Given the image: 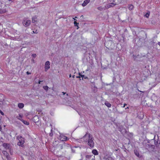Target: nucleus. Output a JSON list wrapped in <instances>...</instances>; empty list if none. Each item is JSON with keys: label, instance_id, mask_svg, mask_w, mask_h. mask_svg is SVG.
Segmentation results:
<instances>
[{"label": "nucleus", "instance_id": "nucleus-1", "mask_svg": "<svg viewBox=\"0 0 160 160\" xmlns=\"http://www.w3.org/2000/svg\"><path fill=\"white\" fill-rule=\"evenodd\" d=\"M116 127L118 130L121 132L123 136H125L128 131L124 128L123 126L117 125Z\"/></svg>", "mask_w": 160, "mask_h": 160}, {"label": "nucleus", "instance_id": "nucleus-2", "mask_svg": "<svg viewBox=\"0 0 160 160\" xmlns=\"http://www.w3.org/2000/svg\"><path fill=\"white\" fill-rule=\"evenodd\" d=\"M94 138L92 135L89 134L88 145L91 148H93L94 146V143L93 142Z\"/></svg>", "mask_w": 160, "mask_h": 160}, {"label": "nucleus", "instance_id": "nucleus-3", "mask_svg": "<svg viewBox=\"0 0 160 160\" xmlns=\"http://www.w3.org/2000/svg\"><path fill=\"white\" fill-rule=\"evenodd\" d=\"M145 147L148 150L151 151H153L154 150L155 146L154 145H152L151 144H146Z\"/></svg>", "mask_w": 160, "mask_h": 160}, {"label": "nucleus", "instance_id": "nucleus-4", "mask_svg": "<svg viewBox=\"0 0 160 160\" xmlns=\"http://www.w3.org/2000/svg\"><path fill=\"white\" fill-rule=\"evenodd\" d=\"M31 23V20H28V19L26 18H24L23 20V24L25 27L29 26L30 25Z\"/></svg>", "mask_w": 160, "mask_h": 160}, {"label": "nucleus", "instance_id": "nucleus-5", "mask_svg": "<svg viewBox=\"0 0 160 160\" xmlns=\"http://www.w3.org/2000/svg\"><path fill=\"white\" fill-rule=\"evenodd\" d=\"M68 145L65 142H63L62 144H60L57 145V147L59 150L62 149H66L68 147Z\"/></svg>", "mask_w": 160, "mask_h": 160}, {"label": "nucleus", "instance_id": "nucleus-6", "mask_svg": "<svg viewBox=\"0 0 160 160\" xmlns=\"http://www.w3.org/2000/svg\"><path fill=\"white\" fill-rule=\"evenodd\" d=\"M50 62L49 61H47L46 62L44 67V70L45 72H47L50 68Z\"/></svg>", "mask_w": 160, "mask_h": 160}, {"label": "nucleus", "instance_id": "nucleus-7", "mask_svg": "<svg viewBox=\"0 0 160 160\" xmlns=\"http://www.w3.org/2000/svg\"><path fill=\"white\" fill-rule=\"evenodd\" d=\"M2 146L6 149H9L11 150V147L10 146V144L4 143L2 145Z\"/></svg>", "mask_w": 160, "mask_h": 160}, {"label": "nucleus", "instance_id": "nucleus-8", "mask_svg": "<svg viewBox=\"0 0 160 160\" xmlns=\"http://www.w3.org/2000/svg\"><path fill=\"white\" fill-rule=\"evenodd\" d=\"M137 117L140 119H142L144 117V114L143 112H138V113H137Z\"/></svg>", "mask_w": 160, "mask_h": 160}, {"label": "nucleus", "instance_id": "nucleus-9", "mask_svg": "<svg viewBox=\"0 0 160 160\" xmlns=\"http://www.w3.org/2000/svg\"><path fill=\"white\" fill-rule=\"evenodd\" d=\"M118 4V3L117 2L115 3H109L106 6V9H108L109 8H111V7H113L114 6H115L116 5Z\"/></svg>", "mask_w": 160, "mask_h": 160}, {"label": "nucleus", "instance_id": "nucleus-10", "mask_svg": "<svg viewBox=\"0 0 160 160\" xmlns=\"http://www.w3.org/2000/svg\"><path fill=\"white\" fill-rule=\"evenodd\" d=\"M24 142V138H22V139L19 140V142L18 143V145L22 147Z\"/></svg>", "mask_w": 160, "mask_h": 160}, {"label": "nucleus", "instance_id": "nucleus-11", "mask_svg": "<svg viewBox=\"0 0 160 160\" xmlns=\"http://www.w3.org/2000/svg\"><path fill=\"white\" fill-rule=\"evenodd\" d=\"M134 154H135V155L137 156L139 158H140L141 157L142 155L139 154V151L138 150H137L136 149L134 150Z\"/></svg>", "mask_w": 160, "mask_h": 160}, {"label": "nucleus", "instance_id": "nucleus-12", "mask_svg": "<svg viewBox=\"0 0 160 160\" xmlns=\"http://www.w3.org/2000/svg\"><path fill=\"white\" fill-rule=\"evenodd\" d=\"M125 137L132 138L133 137V134L132 133L129 132L128 131L127 132V134L126 135Z\"/></svg>", "mask_w": 160, "mask_h": 160}, {"label": "nucleus", "instance_id": "nucleus-13", "mask_svg": "<svg viewBox=\"0 0 160 160\" xmlns=\"http://www.w3.org/2000/svg\"><path fill=\"white\" fill-rule=\"evenodd\" d=\"M90 1V0H85L82 4V6L83 7L85 6Z\"/></svg>", "mask_w": 160, "mask_h": 160}, {"label": "nucleus", "instance_id": "nucleus-14", "mask_svg": "<svg viewBox=\"0 0 160 160\" xmlns=\"http://www.w3.org/2000/svg\"><path fill=\"white\" fill-rule=\"evenodd\" d=\"M97 9L98 10H99V11H104V10H105L106 9H107L106 6L103 7H102L101 6L98 7L97 8Z\"/></svg>", "mask_w": 160, "mask_h": 160}, {"label": "nucleus", "instance_id": "nucleus-15", "mask_svg": "<svg viewBox=\"0 0 160 160\" xmlns=\"http://www.w3.org/2000/svg\"><path fill=\"white\" fill-rule=\"evenodd\" d=\"M19 120L25 124L26 125H28L29 124L28 122L26 121H25L22 119H19Z\"/></svg>", "mask_w": 160, "mask_h": 160}, {"label": "nucleus", "instance_id": "nucleus-16", "mask_svg": "<svg viewBox=\"0 0 160 160\" xmlns=\"http://www.w3.org/2000/svg\"><path fill=\"white\" fill-rule=\"evenodd\" d=\"M92 153L94 155H98V153L97 150L96 149H93L92 151Z\"/></svg>", "mask_w": 160, "mask_h": 160}, {"label": "nucleus", "instance_id": "nucleus-17", "mask_svg": "<svg viewBox=\"0 0 160 160\" xmlns=\"http://www.w3.org/2000/svg\"><path fill=\"white\" fill-rule=\"evenodd\" d=\"M18 106L19 108L22 109L23 108L24 104L22 103H19L18 105Z\"/></svg>", "mask_w": 160, "mask_h": 160}, {"label": "nucleus", "instance_id": "nucleus-18", "mask_svg": "<svg viewBox=\"0 0 160 160\" xmlns=\"http://www.w3.org/2000/svg\"><path fill=\"white\" fill-rule=\"evenodd\" d=\"M104 104L108 108H110L111 106V104L108 101H106Z\"/></svg>", "mask_w": 160, "mask_h": 160}, {"label": "nucleus", "instance_id": "nucleus-19", "mask_svg": "<svg viewBox=\"0 0 160 160\" xmlns=\"http://www.w3.org/2000/svg\"><path fill=\"white\" fill-rule=\"evenodd\" d=\"M134 8V6L132 4H129L128 5V8L130 10H132Z\"/></svg>", "mask_w": 160, "mask_h": 160}, {"label": "nucleus", "instance_id": "nucleus-20", "mask_svg": "<svg viewBox=\"0 0 160 160\" xmlns=\"http://www.w3.org/2000/svg\"><path fill=\"white\" fill-rule=\"evenodd\" d=\"M61 138H62V141H65L68 139V138L65 136H63Z\"/></svg>", "mask_w": 160, "mask_h": 160}, {"label": "nucleus", "instance_id": "nucleus-21", "mask_svg": "<svg viewBox=\"0 0 160 160\" xmlns=\"http://www.w3.org/2000/svg\"><path fill=\"white\" fill-rule=\"evenodd\" d=\"M118 2L117 3H123L124 2L126 1V0H118Z\"/></svg>", "mask_w": 160, "mask_h": 160}, {"label": "nucleus", "instance_id": "nucleus-22", "mask_svg": "<svg viewBox=\"0 0 160 160\" xmlns=\"http://www.w3.org/2000/svg\"><path fill=\"white\" fill-rule=\"evenodd\" d=\"M6 11L5 9H2L0 8V13H3L6 12Z\"/></svg>", "mask_w": 160, "mask_h": 160}, {"label": "nucleus", "instance_id": "nucleus-23", "mask_svg": "<svg viewBox=\"0 0 160 160\" xmlns=\"http://www.w3.org/2000/svg\"><path fill=\"white\" fill-rule=\"evenodd\" d=\"M106 160H114V159L111 157H109L108 158H105Z\"/></svg>", "mask_w": 160, "mask_h": 160}, {"label": "nucleus", "instance_id": "nucleus-24", "mask_svg": "<svg viewBox=\"0 0 160 160\" xmlns=\"http://www.w3.org/2000/svg\"><path fill=\"white\" fill-rule=\"evenodd\" d=\"M150 13V12H148L145 14V15H144V16L147 18H148L149 16Z\"/></svg>", "mask_w": 160, "mask_h": 160}, {"label": "nucleus", "instance_id": "nucleus-25", "mask_svg": "<svg viewBox=\"0 0 160 160\" xmlns=\"http://www.w3.org/2000/svg\"><path fill=\"white\" fill-rule=\"evenodd\" d=\"M43 88L46 92L48 91L49 88L47 86H43Z\"/></svg>", "mask_w": 160, "mask_h": 160}, {"label": "nucleus", "instance_id": "nucleus-26", "mask_svg": "<svg viewBox=\"0 0 160 160\" xmlns=\"http://www.w3.org/2000/svg\"><path fill=\"white\" fill-rule=\"evenodd\" d=\"M2 153L4 155L6 156H7V155H8L9 154L7 152L5 151H2Z\"/></svg>", "mask_w": 160, "mask_h": 160}, {"label": "nucleus", "instance_id": "nucleus-27", "mask_svg": "<svg viewBox=\"0 0 160 160\" xmlns=\"http://www.w3.org/2000/svg\"><path fill=\"white\" fill-rule=\"evenodd\" d=\"M91 157L92 156L91 155H86V160H87L88 159H90L91 158Z\"/></svg>", "mask_w": 160, "mask_h": 160}, {"label": "nucleus", "instance_id": "nucleus-28", "mask_svg": "<svg viewBox=\"0 0 160 160\" xmlns=\"http://www.w3.org/2000/svg\"><path fill=\"white\" fill-rule=\"evenodd\" d=\"M149 43L152 45H154V43L155 42H154V40L153 39H151L149 42Z\"/></svg>", "mask_w": 160, "mask_h": 160}, {"label": "nucleus", "instance_id": "nucleus-29", "mask_svg": "<svg viewBox=\"0 0 160 160\" xmlns=\"http://www.w3.org/2000/svg\"><path fill=\"white\" fill-rule=\"evenodd\" d=\"M36 18L35 17H33L32 18V23H35L36 21Z\"/></svg>", "mask_w": 160, "mask_h": 160}, {"label": "nucleus", "instance_id": "nucleus-30", "mask_svg": "<svg viewBox=\"0 0 160 160\" xmlns=\"http://www.w3.org/2000/svg\"><path fill=\"white\" fill-rule=\"evenodd\" d=\"M22 138H22L21 136H18L17 137V139L19 140H20V139H22Z\"/></svg>", "mask_w": 160, "mask_h": 160}, {"label": "nucleus", "instance_id": "nucleus-31", "mask_svg": "<svg viewBox=\"0 0 160 160\" xmlns=\"http://www.w3.org/2000/svg\"><path fill=\"white\" fill-rule=\"evenodd\" d=\"M6 158L7 160H11V158L10 157L9 154H8V155H7V156H6Z\"/></svg>", "mask_w": 160, "mask_h": 160}, {"label": "nucleus", "instance_id": "nucleus-32", "mask_svg": "<svg viewBox=\"0 0 160 160\" xmlns=\"http://www.w3.org/2000/svg\"><path fill=\"white\" fill-rule=\"evenodd\" d=\"M74 23L75 26H77L78 27V25L79 24L76 21H74Z\"/></svg>", "mask_w": 160, "mask_h": 160}, {"label": "nucleus", "instance_id": "nucleus-33", "mask_svg": "<svg viewBox=\"0 0 160 160\" xmlns=\"http://www.w3.org/2000/svg\"><path fill=\"white\" fill-rule=\"evenodd\" d=\"M32 33H38V32L37 31V30H36L35 31H33L32 32Z\"/></svg>", "mask_w": 160, "mask_h": 160}, {"label": "nucleus", "instance_id": "nucleus-34", "mask_svg": "<svg viewBox=\"0 0 160 160\" xmlns=\"http://www.w3.org/2000/svg\"><path fill=\"white\" fill-rule=\"evenodd\" d=\"M19 118H18L17 117V118H18V119L19 120V119H21L22 116L20 114H19Z\"/></svg>", "mask_w": 160, "mask_h": 160}, {"label": "nucleus", "instance_id": "nucleus-35", "mask_svg": "<svg viewBox=\"0 0 160 160\" xmlns=\"http://www.w3.org/2000/svg\"><path fill=\"white\" fill-rule=\"evenodd\" d=\"M0 113L2 115H4V113L0 109Z\"/></svg>", "mask_w": 160, "mask_h": 160}, {"label": "nucleus", "instance_id": "nucleus-36", "mask_svg": "<svg viewBox=\"0 0 160 160\" xmlns=\"http://www.w3.org/2000/svg\"><path fill=\"white\" fill-rule=\"evenodd\" d=\"M133 58L134 59V60H135L136 59V58H137V56L135 55H133Z\"/></svg>", "mask_w": 160, "mask_h": 160}, {"label": "nucleus", "instance_id": "nucleus-37", "mask_svg": "<svg viewBox=\"0 0 160 160\" xmlns=\"http://www.w3.org/2000/svg\"><path fill=\"white\" fill-rule=\"evenodd\" d=\"M85 76L84 75H82L81 76V77L82 78V80H83V78H84V77H85Z\"/></svg>", "mask_w": 160, "mask_h": 160}, {"label": "nucleus", "instance_id": "nucleus-38", "mask_svg": "<svg viewBox=\"0 0 160 160\" xmlns=\"http://www.w3.org/2000/svg\"><path fill=\"white\" fill-rule=\"evenodd\" d=\"M26 73H27V75H29V74H31V73L30 72H28V71Z\"/></svg>", "mask_w": 160, "mask_h": 160}, {"label": "nucleus", "instance_id": "nucleus-39", "mask_svg": "<svg viewBox=\"0 0 160 160\" xmlns=\"http://www.w3.org/2000/svg\"><path fill=\"white\" fill-rule=\"evenodd\" d=\"M10 152V153L11 154H12V152L11 149V150H9Z\"/></svg>", "mask_w": 160, "mask_h": 160}, {"label": "nucleus", "instance_id": "nucleus-40", "mask_svg": "<svg viewBox=\"0 0 160 160\" xmlns=\"http://www.w3.org/2000/svg\"><path fill=\"white\" fill-rule=\"evenodd\" d=\"M3 101H1V102H0V105H2L3 104Z\"/></svg>", "mask_w": 160, "mask_h": 160}, {"label": "nucleus", "instance_id": "nucleus-41", "mask_svg": "<svg viewBox=\"0 0 160 160\" xmlns=\"http://www.w3.org/2000/svg\"><path fill=\"white\" fill-rule=\"evenodd\" d=\"M32 56L33 57H36V54H32Z\"/></svg>", "mask_w": 160, "mask_h": 160}, {"label": "nucleus", "instance_id": "nucleus-42", "mask_svg": "<svg viewBox=\"0 0 160 160\" xmlns=\"http://www.w3.org/2000/svg\"><path fill=\"white\" fill-rule=\"evenodd\" d=\"M4 100V99H0V102H1V101H3Z\"/></svg>", "mask_w": 160, "mask_h": 160}, {"label": "nucleus", "instance_id": "nucleus-43", "mask_svg": "<svg viewBox=\"0 0 160 160\" xmlns=\"http://www.w3.org/2000/svg\"><path fill=\"white\" fill-rule=\"evenodd\" d=\"M84 78L85 79H88V77H87V76H85V77H84Z\"/></svg>", "mask_w": 160, "mask_h": 160}, {"label": "nucleus", "instance_id": "nucleus-44", "mask_svg": "<svg viewBox=\"0 0 160 160\" xmlns=\"http://www.w3.org/2000/svg\"><path fill=\"white\" fill-rule=\"evenodd\" d=\"M42 81H41L40 80H39L38 81V83L39 84H40L41 83V82H42Z\"/></svg>", "mask_w": 160, "mask_h": 160}, {"label": "nucleus", "instance_id": "nucleus-45", "mask_svg": "<svg viewBox=\"0 0 160 160\" xmlns=\"http://www.w3.org/2000/svg\"><path fill=\"white\" fill-rule=\"evenodd\" d=\"M78 74H79V76H80V77H81V76H82V75L81 74V73L80 72Z\"/></svg>", "mask_w": 160, "mask_h": 160}, {"label": "nucleus", "instance_id": "nucleus-46", "mask_svg": "<svg viewBox=\"0 0 160 160\" xmlns=\"http://www.w3.org/2000/svg\"><path fill=\"white\" fill-rule=\"evenodd\" d=\"M2 130V127L0 125V131H1Z\"/></svg>", "mask_w": 160, "mask_h": 160}, {"label": "nucleus", "instance_id": "nucleus-47", "mask_svg": "<svg viewBox=\"0 0 160 160\" xmlns=\"http://www.w3.org/2000/svg\"><path fill=\"white\" fill-rule=\"evenodd\" d=\"M62 93L63 95H65V94H66V93L65 92H62Z\"/></svg>", "mask_w": 160, "mask_h": 160}, {"label": "nucleus", "instance_id": "nucleus-48", "mask_svg": "<svg viewBox=\"0 0 160 160\" xmlns=\"http://www.w3.org/2000/svg\"><path fill=\"white\" fill-rule=\"evenodd\" d=\"M76 78H80L81 77H80V76H77L76 77Z\"/></svg>", "mask_w": 160, "mask_h": 160}, {"label": "nucleus", "instance_id": "nucleus-49", "mask_svg": "<svg viewBox=\"0 0 160 160\" xmlns=\"http://www.w3.org/2000/svg\"><path fill=\"white\" fill-rule=\"evenodd\" d=\"M127 151H128V150L126 148H125V150H124V151L126 152Z\"/></svg>", "mask_w": 160, "mask_h": 160}, {"label": "nucleus", "instance_id": "nucleus-50", "mask_svg": "<svg viewBox=\"0 0 160 160\" xmlns=\"http://www.w3.org/2000/svg\"><path fill=\"white\" fill-rule=\"evenodd\" d=\"M52 133H50L49 135H50V136H52Z\"/></svg>", "mask_w": 160, "mask_h": 160}, {"label": "nucleus", "instance_id": "nucleus-51", "mask_svg": "<svg viewBox=\"0 0 160 160\" xmlns=\"http://www.w3.org/2000/svg\"><path fill=\"white\" fill-rule=\"evenodd\" d=\"M127 105V104H126L125 103V104H124V106H123V107H125V105Z\"/></svg>", "mask_w": 160, "mask_h": 160}, {"label": "nucleus", "instance_id": "nucleus-52", "mask_svg": "<svg viewBox=\"0 0 160 160\" xmlns=\"http://www.w3.org/2000/svg\"><path fill=\"white\" fill-rule=\"evenodd\" d=\"M127 105V104H126L125 103V104H124V106H123V107H125V105Z\"/></svg>", "mask_w": 160, "mask_h": 160}, {"label": "nucleus", "instance_id": "nucleus-53", "mask_svg": "<svg viewBox=\"0 0 160 160\" xmlns=\"http://www.w3.org/2000/svg\"><path fill=\"white\" fill-rule=\"evenodd\" d=\"M3 96V95L2 94H0V97L1 96V97H2V96Z\"/></svg>", "mask_w": 160, "mask_h": 160}, {"label": "nucleus", "instance_id": "nucleus-54", "mask_svg": "<svg viewBox=\"0 0 160 160\" xmlns=\"http://www.w3.org/2000/svg\"><path fill=\"white\" fill-rule=\"evenodd\" d=\"M127 31V29H125V30H124V31H125V32H126V31Z\"/></svg>", "mask_w": 160, "mask_h": 160}, {"label": "nucleus", "instance_id": "nucleus-55", "mask_svg": "<svg viewBox=\"0 0 160 160\" xmlns=\"http://www.w3.org/2000/svg\"><path fill=\"white\" fill-rule=\"evenodd\" d=\"M52 90H53V91L54 90V87H53L52 88Z\"/></svg>", "mask_w": 160, "mask_h": 160}, {"label": "nucleus", "instance_id": "nucleus-56", "mask_svg": "<svg viewBox=\"0 0 160 160\" xmlns=\"http://www.w3.org/2000/svg\"><path fill=\"white\" fill-rule=\"evenodd\" d=\"M73 19H74V21H77V20H76V19H75V18H73Z\"/></svg>", "mask_w": 160, "mask_h": 160}, {"label": "nucleus", "instance_id": "nucleus-57", "mask_svg": "<svg viewBox=\"0 0 160 160\" xmlns=\"http://www.w3.org/2000/svg\"><path fill=\"white\" fill-rule=\"evenodd\" d=\"M72 77L73 78H74L75 77V75H72Z\"/></svg>", "mask_w": 160, "mask_h": 160}, {"label": "nucleus", "instance_id": "nucleus-58", "mask_svg": "<svg viewBox=\"0 0 160 160\" xmlns=\"http://www.w3.org/2000/svg\"><path fill=\"white\" fill-rule=\"evenodd\" d=\"M37 117H37V116H35V117H34L33 119L34 120V119H35L34 118H37Z\"/></svg>", "mask_w": 160, "mask_h": 160}, {"label": "nucleus", "instance_id": "nucleus-59", "mask_svg": "<svg viewBox=\"0 0 160 160\" xmlns=\"http://www.w3.org/2000/svg\"><path fill=\"white\" fill-rule=\"evenodd\" d=\"M69 78H71V74H70L69 75Z\"/></svg>", "mask_w": 160, "mask_h": 160}, {"label": "nucleus", "instance_id": "nucleus-60", "mask_svg": "<svg viewBox=\"0 0 160 160\" xmlns=\"http://www.w3.org/2000/svg\"><path fill=\"white\" fill-rule=\"evenodd\" d=\"M158 44L160 46V42H158Z\"/></svg>", "mask_w": 160, "mask_h": 160}, {"label": "nucleus", "instance_id": "nucleus-61", "mask_svg": "<svg viewBox=\"0 0 160 160\" xmlns=\"http://www.w3.org/2000/svg\"><path fill=\"white\" fill-rule=\"evenodd\" d=\"M158 117H160V113L158 115Z\"/></svg>", "mask_w": 160, "mask_h": 160}, {"label": "nucleus", "instance_id": "nucleus-62", "mask_svg": "<svg viewBox=\"0 0 160 160\" xmlns=\"http://www.w3.org/2000/svg\"><path fill=\"white\" fill-rule=\"evenodd\" d=\"M138 45H139H139L140 46V45H141V44H139V43H138Z\"/></svg>", "mask_w": 160, "mask_h": 160}, {"label": "nucleus", "instance_id": "nucleus-63", "mask_svg": "<svg viewBox=\"0 0 160 160\" xmlns=\"http://www.w3.org/2000/svg\"><path fill=\"white\" fill-rule=\"evenodd\" d=\"M66 95H67V96H68V94H66Z\"/></svg>", "mask_w": 160, "mask_h": 160}, {"label": "nucleus", "instance_id": "nucleus-64", "mask_svg": "<svg viewBox=\"0 0 160 160\" xmlns=\"http://www.w3.org/2000/svg\"><path fill=\"white\" fill-rule=\"evenodd\" d=\"M52 160H56L54 159H52Z\"/></svg>", "mask_w": 160, "mask_h": 160}]
</instances>
